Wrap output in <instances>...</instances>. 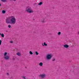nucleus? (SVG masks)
<instances>
[{
	"label": "nucleus",
	"instance_id": "nucleus-23",
	"mask_svg": "<svg viewBox=\"0 0 79 79\" xmlns=\"http://www.w3.org/2000/svg\"><path fill=\"white\" fill-rule=\"evenodd\" d=\"M13 0V1H14L15 2H16V0Z\"/></svg>",
	"mask_w": 79,
	"mask_h": 79
},
{
	"label": "nucleus",
	"instance_id": "nucleus-7",
	"mask_svg": "<svg viewBox=\"0 0 79 79\" xmlns=\"http://www.w3.org/2000/svg\"><path fill=\"white\" fill-rule=\"evenodd\" d=\"M45 21H46L45 20V19L44 18H43L41 20V22H42V23H45Z\"/></svg>",
	"mask_w": 79,
	"mask_h": 79
},
{
	"label": "nucleus",
	"instance_id": "nucleus-1",
	"mask_svg": "<svg viewBox=\"0 0 79 79\" xmlns=\"http://www.w3.org/2000/svg\"><path fill=\"white\" fill-rule=\"evenodd\" d=\"M16 22V18L14 16H11L9 17L6 20V23L7 24H15Z\"/></svg>",
	"mask_w": 79,
	"mask_h": 79
},
{
	"label": "nucleus",
	"instance_id": "nucleus-28",
	"mask_svg": "<svg viewBox=\"0 0 79 79\" xmlns=\"http://www.w3.org/2000/svg\"><path fill=\"white\" fill-rule=\"evenodd\" d=\"M1 35V33H0V35Z\"/></svg>",
	"mask_w": 79,
	"mask_h": 79
},
{
	"label": "nucleus",
	"instance_id": "nucleus-6",
	"mask_svg": "<svg viewBox=\"0 0 79 79\" xmlns=\"http://www.w3.org/2000/svg\"><path fill=\"white\" fill-rule=\"evenodd\" d=\"M64 48H68L69 47V46L67 44H65L64 45Z\"/></svg>",
	"mask_w": 79,
	"mask_h": 79
},
{
	"label": "nucleus",
	"instance_id": "nucleus-4",
	"mask_svg": "<svg viewBox=\"0 0 79 79\" xmlns=\"http://www.w3.org/2000/svg\"><path fill=\"white\" fill-rule=\"evenodd\" d=\"M40 76L41 77V78L43 79V78H45V77H46V74L43 73L42 74L40 75Z\"/></svg>",
	"mask_w": 79,
	"mask_h": 79
},
{
	"label": "nucleus",
	"instance_id": "nucleus-24",
	"mask_svg": "<svg viewBox=\"0 0 79 79\" xmlns=\"http://www.w3.org/2000/svg\"><path fill=\"white\" fill-rule=\"evenodd\" d=\"M10 43H13V41H10Z\"/></svg>",
	"mask_w": 79,
	"mask_h": 79
},
{
	"label": "nucleus",
	"instance_id": "nucleus-26",
	"mask_svg": "<svg viewBox=\"0 0 79 79\" xmlns=\"http://www.w3.org/2000/svg\"><path fill=\"white\" fill-rule=\"evenodd\" d=\"M36 5V3L34 4V5Z\"/></svg>",
	"mask_w": 79,
	"mask_h": 79
},
{
	"label": "nucleus",
	"instance_id": "nucleus-5",
	"mask_svg": "<svg viewBox=\"0 0 79 79\" xmlns=\"http://www.w3.org/2000/svg\"><path fill=\"white\" fill-rule=\"evenodd\" d=\"M4 58L5 60H8L10 59V57L8 56H4Z\"/></svg>",
	"mask_w": 79,
	"mask_h": 79
},
{
	"label": "nucleus",
	"instance_id": "nucleus-25",
	"mask_svg": "<svg viewBox=\"0 0 79 79\" xmlns=\"http://www.w3.org/2000/svg\"><path fill=\"white\" fill-rule=\"evenodd\" d=\"M78 35H79V31L78 32Z\"/></svg>",
	"mask_w": 79,
	"mask_h": 79
},
{
	"label": "nucleus",
	"instance_id": "nucleus-19",
	"mask_svg": "<svg viewBox=\"0 0 79 79\" xmlns=\"http://www.w3.org/2000/svg\"><path fill=\"white\" fill-rule=\"evenodd\" d=\"M59 35H60V34H61V32H59L58 34H57Z\"/></svg>",
	"mask_w": 79,
	"mask_h": 79
},
{
	"label": "nucleus",
	"instance_id": "nucleus-11",
	"mask_svg": "<svg viewBox=\"0 0 79 79\" xmlns=\"http://www.w3.org/2000/svg\"><path fill=\"white\" fill-rule=\"evenodd\" d=\"M6 55H7V52H5L4 53V56H6Z\"/></svg>",
	"mask_w": 79,
	"mask_h": 79
},
{
	"label": "nucleus",
	"instance_id": "nucleus-16",
	"mask_svg": "<svg viewBox=\"0 0 79 79\" xmlns=\"http://www.w3.org/2000/svg\"><path fill=\"white\" fill-rule=\"evenodd\" d=\"M30 55H32L33 54V53H32V52L31 51H30Z\"/></svg>",
	"mask_w": 79,
	"mask_h": 79
},
{
	"label": "nucleus",
	"instance_id": "nucleus-9",
	"mask_svg": "<svg viewBox=\"0 0 79 79\" xmlns=\"http://www.w3.org/2000/svg\"><path fill=\"white\" fill-rule=\"evenodd\" d=\"M17 55H18V56H21V53L19 52H18L17 53Z\"/></svg>",
	"mask_w": 79,
	"mask_h": 79
},
{
	"label": "nucleus",
	"instance_id": "nucleus-20",
	"mask_svg": "<svg viewBox=\"0 0 79 79\" xmlns=\"http://www.w3.org/2000/svg\"><path fill=\"white\" fill-rule=\"evenodd\" d=\"M2 44V40H0V45H1Z\"/></svg>",
	"mask_w": 79,
	"mask_h": 79
},
{
	"label": "nucleus",
	"instance_id": "nucleus-27",
	"mask_svg": "<svg viewBox=\"0 0 79 79\" xmlns=\"http://www.w3.org/2000/svg\"><path fill=\"white\" fill-rule=\"evenodd\" d=\"M1 6V4L0 3V6Z\"/></svg>",
	"mask_w": 79,
	"mask_h": 79
},
{
	"label": "nucleus",
	"instance_id": "nucleus-17",
	"mask_svg": "<svg viewBox=\"0 0 79 79\" xmlns=\"http://www.w3.org/2000/svg\"><path fill=\"white\" fill-rule=\"evenodd\" d=\"M8 27L9 28H11V25H8Z\"/></svg>",
	"mask_w": 79,
	"mask_h": 79
},
{
	"label": "nucleus",
	"instance_id": "nucleus-8",
	"mask_svg": "<svg viewBox=\"0 0 79 79\" xmlns=\"http://www.w3.org/2000/svg\"><path fill=\"white\" fill-rule=\"evenodd\" d=\"M42 45L43 46H44V45L45 46H47V44H46V43L45 42L44 43V44H43V43H42Z\"/></svg>",
	"mask_w": 79,
	"mask_h": 79
},
{
	"label": "nucleus",
	"instance_id": "nucleus-15",
	"mask_svg": "<svg viewBox=\"0 0 79 79\" xmlns=\"http://www.w3.org/2000/svg\"><path fill=\"white\" fill-rule=\"evenodd\" d=\"M6 11L5 10H3L2 11V13H5Z\"/></svg>",
	"mask_w": 79,
	"mask_h": 79
},
{
	"label": "nucleus",
	"instance_id": "nucleus-21",
	"mask_svg": "<svg viewBox=\"0 0 79 79\" xmlns=\"http://www.w3.org/2000/svg\"><path fill=\"white\" fill-rule=\"evenodd\" d=\"M7 76H9L10 75V73H6Z\"/></svg>",
	"mask_w": 79,
	"mask_h": 79
},
{
	"label": "nucleus",
	"instance_id": "nucleus-18",
	"mask_svg": "<svg viewBox=\"0 0 79 79\" xmlns=\"http://www.w3.org/2000/svg\"><path fill=\"white\" fill-rule=\"evenodd\" d=\"M1 0L3 2H6V0Z\"/></svg>",
	"mask_w": 79,
	"mask_h": 79
},
{
	"label": "nucleus",
	"instance_id": "nucleus-13",
	"mask_svg": "<svg viewBox=\"0 0 79 79\" xmlns=\"http://www.w3.org/2000/svg\"><path fill=\"white\" fill-rule=\"evenodd\" d=\"M38 5H42V2H41L40 3H38Z\"/></svg>",
	"mask_w": 79,
	"mask_h": 79
},
{
	"label": "nucleus",
	"instance_id": "nucleus-12",
	"mask_svg": "<svg viewBox=\"0 0 79 79\" xmlns=\"http://www.w3.org/2000/svg\"><path fill=\"white\" fill-rule=\"evenodd\" d=\"M1 35L2 37H4V34L3 33Z\"/></svg>",
	"mask_w": 79,
	"mask_h": 79
},
{
	"label": "nucleus",
	"instance_id": "nucleus-29",
	"mask_svg": "<svg viewBox=\"0 0 79 79\" xmlns=\"http://www.w3.org/2000/svg\"><path fill=\"white\" fill-rule=\"evenodd\" d=\"M6 32H8V31H6Z\"/></svg>",
	"mask_w": 79,
	"mask_h": 79
},
{
	"label": "nucleus",
	"instance_id": "nucleus-22",
	"mask_svg": "<svg viewBox=\"0 0 79 79\" xmlns=\"http://www.w3.org/2000/svg\"><path fill=\"white\" fill-rule=\"evenodd\" d=\"M55 59L54 58V59H52V61H55Z\"/></svg>",
	"mask_w": 79,
	"mask_h": 79
},
{
	"label": "nucleus",
	"instance_id": "nucleus-2",
	"mask_svg": "<svg viewBox=\"0 0 79 79\" xmlns=\"http://www.w3.org/2000/svg\"><path fill=\"white\" fill-rule=\"evenodd\" d=\"M25 11H27V13H32L34 12V11L32 10L31 8H27Z\"/></svg>",
	"mask_w": 79,
	"mask_h": 79
},
{
	"label": "nucleus",
	"instance_id": "nucleus-14",
	"mask_svg": "<svg viewBox=\"0 0 79 79\" xmlns=\"http://www.w3.org/2000/svg\"><path fill=\"white\" fill-rule=\"evenodd\" d=\"M35 53L36 55H39V53H38L37 52H35Z\"/></svg>",
	"mask_w": 79,
	"mask_h": 79
},
{
	"label": "nucleus",
	"instance_id": "nucleus-3",
	"mask_svg": "<svg viewBox=\"0 0 79 79\" xmlns=\"http://www.w3.org/2000/svg\"><path fill=\"white\" fill-rule=\"evenodd\" d=\"M52 55H50V54H48L46 56V59L49 60L52 58Z\"/></svg>",
	"mask_w": 79,
	"mask_h": 79
},
{
	"label": "nucleus",
	"instance_id": "nucleus-10",
	"mask_svg": "<svg viewBox=\"0 0 79 79\" xmlns=\"http://www.w3.org/2000/svg\"><path fill=\"white\" fill-rule=\"evenodd\" d=\"M39 64L40 66H43V63L42 62L40 63Z\"/></svg>",
	"mask_w": 79,
	"mask_h": 79
}]
</instances>
